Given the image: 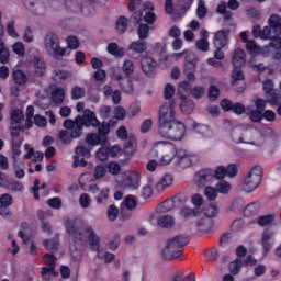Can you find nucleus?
Here are the masks:
<instances>
[{"instance_id": "nucleus-1", "label": "nucleus", "mask_w": 281, "mask_h": 281, "mask_svg": "<svg viewBox=\"0 0 281 281\" xmlns=\"http://www.w3.org/2000/svg\"><path fill=\"white\" fill-rule=\"evenodd\" d=\"M66 233L74 238L77 245H80L85 240V236H88L90 247L92 251L100 250V237L95 235V231L91 226H85L80 220H67L65 223Z\"/></svg>"}, {"instance_id": "nucleus-25", "label": "nucleus", "mask_w": 281, "mask_h": 281, "mask_svg": "<svg viewBox=\"0 0 281 281\" xmlns=\"http://www.w3.org/2000/svg\"><path fill=\"white\" fill-rule=\"evenodd\" d=\"M172 175L167 173L165 176H162L159 181L156 183V190L158 192H164L165 190H167V188H170L172 186Z\"/></svg>"}, {"instance_id": "nucleus-53", "label": "nucleus", "mask_w": 281, "mask_h": 281, "mask_svg": "<svg viewBox=\"0 0 281 281\" xmlns=\"http://www.w3.org/2000/svg\"><path fill=\"white\" fill-rule=\"evenodd\" d=\"M120 214V209H117V206H115V204H111L109 207H108V211H106V216L110 221H117V216Z\"/></svg>"}, {"instance_id": "nucleus-31", "label": "nucleus", "mask_w": 281, "mask_h": 281, "mask_svg": "<svg viewBox=\"0 0 281 281\" xmlns=\"http://www.w3.org/2000/svg\"><path fill=\"white\" fill-rule=\"evenodd\" d=\"M108 54L114 56L115 58H123L125 52L124 48L120 47L117 43H110L106 47Z\"/></svg>"}, {"instance_id": "nucleus-43", "label": "nucleus", "mask_w": 281, "mask_h": 281, "mask_svg": "<svg viewBox=\"0 0 281 281\" xmlns=\"http://www.w3.org/2000/svg\"><path fill=\"white\" fill-rule=\"evenodd\" d=\"M122 71L125 74L126 78H130L135 74V64L131 59H125L123 61Z\"/></svg>"}, {"instance_id": "nucleus-64", "label": "nucleus", "mask_w": 281, "mask_h": 281, "mask_svg": "<svg viewBox=\"0 0 281 281\" xmlns=\"http://www.w3.org/2000/svg\"><path fill=\"white\" fill-rule=\"evenodd\" d=\"M108 171L110 175L117 176L120 172H122V167L116 161H111L108 165Z\"/></svg>"}, {"instance_id": "nucleus-20", "label": "nucleus", "mask_w": 281, "mask_h": 281, "mask_svg": "<svg viewBox=\"0 0 281 281\" xmlns=\"http://www.w3.org/2000/svg\"><path fill=\"white\" fill-rule=\"evenodd\" d=\"M89 192L97 194L95 201L99 205H102L104 201L109 200V188L101 189L98 188V184L89 186Z\"/></svg>"}, {"instance_id": "nucleus-40", "label": "nucleus", "mask_w": 281, "mask_h": 281, "mask_svg": "<svg viewBox=\"0 0 281 281\" xmlns=\"http://www.w3.org/2000/svg\"><path fill=\"white\" fill-rule=\"evenodd\" d=\"M128 48L132 52H135V54H144V52L148 49V46L146 42H142V40H138L136 42H132Z\"/></svg>"}, {"instance_id": "nucleus-13", "label": "nucleus", "mask_w": 281, "mask_h": 281, "mask_svg": "<svg viewBox=\"0 0 281 281\" xmlns=\"http://www.w3.org/2000/svg\"><path fill=\"white\" fill-rule=\"evenodd\" d=\"M196 63H199V58L194 56V54L189 53L184 60L183 71L187 76V80H195L196 76Z\"/></svg>"}, {"instance_id": "nucleus-36", "label": "nucleus", "mask_w": 281, "mask_h": 281, "mask_svg": "<svg viewBox=\"0 0 281 281\" xmlns=\"http://www.w3.org/2000/svg\"><path fill=\"white\" fill-rule=\"evenodd\" d=\"M254 135H256L254 127L248 126L244 130L241 128L243 144H254Z\"/></svg>"}, {"instance_id": "nucleus-50", "label": "nucleus", "mask_w": 281, "mask_h": 281, "mask_svg": "<svg viewBox=\"0 0 281 281\" xmlns=\"http://www.w3.org/2000/svg\"><path fill=\"white\" fill-rule=\"evenodd\" d=\"M104 177H106V166L97 165L94 167L93 178L98 181Z\"/></svg>"}, {"instance_id": "nucleus-62", "label": "nucleus", "mask_w": 281, "mask_h": 281, "mask_svg": "<svg viewBox=\"0 0 281 281\" xmlns=\"http://www.w3.org/2000/svg\"><path fill=\"white\" fill-rule=\"evenodd\" d=\"M171 199L173 200L176 207L183 205V203H188V195L186 193H178Z\"/></svg>"}, {"instance_id": "nucleus-14", "label": "nucleus", "mask_w": 281, "mask_h": 281, "mask_svg": "<svg viewBox=\"0 0 281 281\" xmlns=\"http://www.w3.org/2000/svg\"><path fill=\"white\" fill-rule=\"evenodd\" d=\"M263 91L266 94V102H269V104L276 105L278 102H280V97L278 95V92L273 89V80L267 79L262 83Z\"/></svg>"}, {"instance_id": "nucleus-51", "label": "nucleus", "mask_w": 281, "mask_h": 281, "mask_svg": "<svg viewBox=\"0 0 281 281\" xmlns=\"http://www.w3.org/2000/svg\"><path fill=\"white\" fill-rule=\"evenodd\" d=\"M207 14V8L205 7V0L198 1L196 16L198 19H205Z\"/></svg>"}, {"instance_id": "nucleus-34", "label": "nucleus", "mask_w": 281, "mask_h": 281, "mask_svg": "<svg viewBox=\"0 0 281 281\" xmlns=\"http://www.w3.org/2000/svg\"><path fill=\"white\" fill-rule=\"evenodd\" d=\"M241 67H234L232 71V87H235L238 85V82H243L245 80V75L243 74Z\"/></svg>"}, {"instance_id": "nucleus-58", "label": "nucleus", "mask_w": 281, "mask_h": 281, "mask_svg": "<svg viewBox=\"0 0 281 281\" xmlns=\"http://www.w3.org/2000/svg\"><path fill=\"white\" fill-rule=\"evenodd\" d=\"M204 214L207 216V218H214V216H218V206L210 204L204 209Z\"/></svg>"}, {"instance_id": "nucleus-21", "label": "nucleus", "mask_w": 281, "mask_h": 281, "mask_svg": "<svg viewBox=\"0 0 281 281\" xmlns=\"http://www.w3.org/2000/svg\"><path fill=\"white\" fill-rule=\"evenodd\" d=\"M85 124L83 126H92L93 128H98L100 126V121L98 120V115L95 112L87 109L83 111V116H81Z\"/></svg>"}, {"instance_id": "nucleus-6", "label": "nucleus", "mask_w": 281, "mask_h": 281, "mask_svg": "<svg viewBox=\"0 0 281 281\" xmlns=\"http://www.w3.org/2000/svg\"><path fill=\"white\" fill-rule=\"evenodd\" d=\"M176 122H179V120H177L175 102L169 101L162 104L158 111V131L166 128V126H169L170 124H176Z\"/></svg>"}, {"instance_id": "nucleus-15", "label": "nucleus", "mask_w": 281, "mask_h": 281, "mask_svg": "<svg viewBox=\"0 0 281 281\" xmlns=\"http://www.w3.org/2000/svg\"><path fill=\"white\" fill-rule=\"evenodd\" d=\"M194 181L198 188H203V186H207V183H212V181H214V170L212 169L200 170L195 175Z\"/></svg>"}, {"instance_id": "nucleus-39", "label": "nucleus", "mask_w": 281, "mask_h": 281, "mask_svg": "<svg viewBox=\"0 0 281 281\" xmlns=\"http://www.w3.org/2000/svg\"><path fill=\"white\" fill-rule=\"evenodd\" d=\"M10 61V49L5 47V43L0 38V63L8 65Z\"/></svg>"}, {"instance_id": "nucleus-23", "label": "nucleus", "mask_w": 281, "mask_h": 281, "mask_svg": "<svg viewBox=\"0 0 281 281\" xmlns=\"http://www.w3.org/2000/svg\"><path fill=\"white\" fill-rule=\"evenodd\" d=\"M24 148L25 150H27V153L24 155V159H32V157H34L33 160L29 162V166H32V164H36L38 161H43V157H44L43 153L41 151L34 153V148L30 147V144H25Z\"/></svg>"}, {"instance_id": "nucleus-57", "label": "nucleus", "mask_w": 281, "mask_h": 281, "mask_svg": "<svg viewBox=\"0 0 281 281\" xmlns=\"http://www.w3.org/2000/svg\"><path fill=\"white\" fill-rule=\"evenodd\" d=\"M192 98L195 100H201L203 95H205V87L203 86H195L193 89H191Z\"/></svg>"}, {"instance_id": "nucleus-16", "label": "nucleus", "mask_w": 281, "mask_h": 281, "mask_svg": "<svg viewBox=\"0 0 281 281\" xmlns=\"http://www.w3.org/2000/svg\"><path fill=\"white\" fill-rule=\"evenodd\" d=\"M30 54H33L31 58L32 65L35 67V76H45V61L41 59V53L36 48H31Z\"/></svg>"}, {"instance_id": "nucleus-27", "label": "nucleus", "mask_w": 281, "mask_h": 281, "mask_svg": "<svg viewBox=\"0 0 281 281\" xmlns=\"http://www.w3.org/2000/svg\"><path fill=\"white\" fill-rule=\"evenodd\" d=\"M247 59L245 58V50L237 48L233 54V66L234 67H245Z\"/></svg>"}, {"instance_id": "nucleus-41", "label": "nucleus", "mask_w": 281, "mask_h": 281, "mask_svg": "<svg viewBox=\"0 0 281 281\" xmlns=\"http://www.w3.org/2000/svg\"><path fill=\"white\" fill-rule=\"evenodd\" d=\"M268 23L271 29L278 34L279 36L281 35V19L280 15H271L270 19L268 20Z\"/></svg>"}, {"instance_id": "nucleus-5", "label": "nucleus", "mask_w": 281, "mask_h": 281, "mask_svg": "<svg viewBox=\"0 0 281 281\" xmlns=\"http://www.w3.org/2000/svg\"><path fill=\"white\" fill-rule=\"evenodd\" d=\"M188 243V237L180 235L170 239L167 246L162 249V257L165 260H175L183 254V247Z\"/></svg>"}, {"instance_id": "nucleus-24", "label": "nucleus", "mask_w": 281, "mask_h": 281, "mask_svg": "<svg viewBox=\"0 0 281 281\" xmlns=\"http://www.w3.org/2000/svg\"><path fill=\"white\" fill-rule=\"evenodd\" d=\"M86 144L89 146H104L106 142L104 140V137L99 133H89L86 136Z\"/></svg>"}, {"instance_id": "nucleus-30", "label": "nucleus", "mask_w": 281, "mask_h": 281, "mask_svg": "<svg viewBox=\"0 0 281 281\" xmlns=\"http://www.w3.org/2000/svg\"><path fill=\"white\" fill-rule=\"evenodd\" d=\"M68 78H71V72L67 71L65 69H55L53 71V80L55 82H65V80H67Z\"/></svg>"}, {"instance_id": "nucleus-47", "label": "nucleus", "mask_w": 281, "mask_h": 281, "mask_svg": "<svg viewBox=\"0 0 281 281\" xmlns=\"http://www.w3.org/2000/svg\"><path fill=\"white\" fill-rule=\"evenodd\" d=\"M178 93L181 95H190L192 93V86L188 81H183L178 87Z\"/></svg>"}, {"instance_id": "nucleus-11", "label": "nucleus", "mask_w": 281, "mask_h": 281, "mask_svg": "<svg viewBox=\"0 0 281 281\" xmlns=\"http://www.w3.org/2000/svg\"><path fill=\"white\" fill-rule=\"evenodd\" d=\"M25 120V115H23V111L16 109L11 111V121H10V135H21L25 131V127L21 125V123Z\"/></svg>"}, {"instance_id": "nucleus-3", "label": "nucleus", "mask_w": 281, "mask_h": 281, "mask_svg": "<svg viewBox=\"0 0 281 281\" xmlns=\"http://www.w3.org/2000/svg\"><path fill=\"white\" fill-rule=\"evenodd\" d=\"M267 104H269V101L262 100L260 98L255 100L256 110H250L247 112L250 122L258 124L262 122V120H266L267 122L276 121V112L272 110L265 111V109H267Z\"/></svg>"}, {"instance_id": "nucleus-56", "label": "nucleus", "mask_w": 281, "mask_h": 281, "mask_svg": "<svg viewBox=\"0 0 281 281\" xmlns=\"http://www.w3.org/2000/svg\"><path fill=\"white\" fill-rule=\"evenodd\" d=\"M246 49L249 52V54L256 56V54H259L260 52V46L256 44V41L250 40L246 43Z\"/></svg>"}, {"instance_id": "nucleus-7", "label": "nucleus", "mask_w": 281, "mask_h": 281, "mask_svg": "<svg viewBox=\"0 0 281 281\" xmlns=\"http://www.w3.org/2000/svg\"><path fill=\"white\" fill-rule=\"evenodd\" d=\"M158 134L165 139L179 142L186 136V125L181 121H176L175 124H170L161 130H158Z\"/></svg>"}, {"instance_id": "nucleus-26", "label": "nucleus", "mask_w": 281, "mask_h": 281, "mask_svg": "<svg viewBox=\"0 0 281 281\" xmlns=\"http://www.w3.org/2000/svg\"><path fill=\"white\" fill-rule=\"evenodd\" d=\"M195 229L196 232H201L202 234H207V232L212 231V220L209 217L200 218L195 223Z\"/></svg>"}, {"instance_id": "nucleus-4", "label": "nucleus", "mask_w": 281, "mask_h": 281, "mask_svg": "<svg viewBox=\"0 0 281 281\" xmlns=\"http://www.w3.org/2000/svg\"><path fill=\"white\" fill-rule=\"evenodd\" d=\"M44 49L53 58L69 56V48L60 47V37L56 33H47L44 37Z\"/></svg>"}, {"instance_id": "nucleus-10", "label": "nucleus", "mask_w": 281, "mask_h": 281, "mask_svg": "<svg viewBox=\"0 0 281 281\" xmlns=\"http://www.w3.org/2000/svg\"><path fill=\"white\" fill-rule=\"evenodd\" d=\"M44 265L46 267L42 268L43 280H52V278L58 276V272H56V256L54 254L47 252L44 255Z\"/></svg>"}, {"instance_id": "nucleus-9", "label": "nucleus", "mask_w": 281, "mask_h": 281, "mask_svg": "<svg viewBox=\"0 0 281 281\" xmlns=\"http://www.w3.org/2000/svg\"><path fill=\"white\" fill-rule=\"evenodd\" d=\"M155 146L160 153L159 164L160 166H168L172 164L175 157L177 158V147L168 142H158L155 143Z\"/></svg>"}, {"instance_id": "nucleus-42", "label": "nucleus", "mask_w": 281, "mask_h": 281, "mask_svg": "<svg viewBox=\"0 0 281 281\" xmlns=\"http://www.w3.org/2000/svg\"><path fill=\"white\" fill-rule=\"evenodd\" d=\"M67 47H63V49H68V56H70L74 49H78L80 47V41L76 36H68L66 40Z\"/></svg>"}, {"instance_id": "nucleus-38", "label": "nucleus", "mask_w": 281, "mask_h": 281, "mask_svg": "<svg viewBox=\"0 0 281 281\" xmlns=\"http://www.w3.org/2000/svg\"><path fill=\"white\" fill-rule=\"evenodd\" d=\"M12 79L15 85H19L20 87L27 83V75L23 72V70H14L12 72Z\"/></svg>"}, {"instance_id": "nucleus-28", "label": "nucleus", "mask_w": 281, "mask_h": 281, "mask_svg": "<svg viewBox=\"0 0 281 281\" xmlns=\"http://www.w3.org/2000/svg\"><path fill=\"white\" fill-rule=\"evenodd\" d=\"M139 173L137 171H128L127 172V179L123 181V186L126 188H135L137 183H139Z\"/></svg>"}, {"instance_id": "nucleus-61", "label": "nucleus", "mask_w": 281, "mask_h": 281, "mask_svg": "<svg viewBox=\"0 0 281 281\" xmlns=\"http://www.w3.org/2000/svg\"><path fill=\"white\" fill-rule=\"evenodd\" d=\"M44 247L48 251H56V249H58V238H53V239L44 240Z\"/></svg>"}, {"instance_id": "nucleus-32", "label": "nucleus", "mask_w": 281, "mask_h": 281, "mask_svg": "<svg viewBox=\"0 0 281 281\" xmlns=\"http://www.w3.org/2000/svg\"><path fill=\"white\" fill-rule=\"evenodd\" d=\"M157 223L159 227L170 229V227H175V217L171 215H162L158 217Z\"/></svg>"}, {"instance_id": "nucleus-19", "label": "nucleus", "mask_w": 281, "mask_h": 281, "mask_svg": "<svg viewBox=\"0 0 281 281\" xmlns=\"http://www.w3.org/2000/svg\"><path fill=\"white\" fill-rule=\"evenodd\" d=\"M12 139V157H13V166H16V161L19 157H21V145L23 144V137L20 135H11Z\"/></svg>"}, {"instance_id": "nucleus-45", "label": "nucleus", "mask_w": 281, "mask_h": 281, "mask_svg": "<svg viewBox=\"0 0 281 281\" xmlns=\"http://www.w3.org/2000/svg\"><path fill=\"white\" fill-rule=\"evenodd\" d=\"M122 207H125V210H135L137 207V200L135 196L128 195L123 200Z\"/></svg>"}, {"instance_id": "nucleus-52", "label": "nucleus", "mask_w": 281, "mask_h": 281, "mask_svg": "<svg viewBox=\"0 0 281 281\" xmlns=\"http://www.w3.org/2000/svg\"><path fill=\"white\" fill-rule=\"evenodd\" d=\"M273 221H276V216L263 215V216L258 217L257 225H259L260 227H267V225H271V223H273Z\"/></svg>"}, {"instance_id": "nucleus-60", "label": "nucleus", "mask_w": 281, "mask_h": 281, "mask_svg": "<svg viewBox=\"0 0 281 281\" xmlns=\"http://www.w3.org/2000/svg\"><path fill=\"white\" fill-rule=\"evenodd\" d=\"M204 195L209 199V201H215L218 196V191L213 187H205Z\"/></svg>"}, {"instance_id": "nucleus-2", "label": "nucleus", "mask_w": 281, "mask_h": 281, "mask_svg": "<svg viewBox=\"0 0 281 281\" xmlns=\"http://www.w3.org/2000/svg\"><path fill=\"white\" fill-rule=\"evenodd\" d=\"M85 127V119L78 115L75 120L67 119L64 122V128L59 131L58 138L64 144H71L74 139H79L82 137V128Z\"/></svg>"}, {"instance_id": "nucleus-12", "label": "nucleus", "mask_w": 281, "mask_h": 281, "mask_svg": "<svg viewBox=\"0 0 281 281\" xmlns=\"http://www.w3.org/2000/svg\"><path fill=\"white\" fill-rule=\"evenodd\" d=\"M196 161H199L196 156L189 154L186 149H178L176 156V165L179 168H190V166H194Z\"/></svg>"}, {"instance_id": "nucleus-55", "label": "nucleus", "mask_w": 281, "mask_h": 281, "mask_svg": "<svg viewBox=\"0 0 281 281\" xmlns=\"http://www.w3.org/2000/svg\"><path fill=\"white\" fill-rule=\"evenodd\" d=\"M233 113H236V115H243V113L246 112L249 113V111H251L250 106L245 108V105L243 103H233V109H232Z\"/></svg>"}, {"instance_id": "nucleus-8", "label": "nucleus", "mask_w": 281, "mask_h": 281, "mask_svg": "<svg viewBox=\"0 0 281 281\" xmlns=\"http://www.w3.org/2000/svg\"><path fill=\"white\" fill-rule=\"evenodd\" d=\"M262 181V167L255 166L243 181L244 192H254Z\"/></svg>"}, {"instance_id": "nucleus-29", "label": "nucleus", "mask_w": 281, "mask_h": 281, "mask_svg": "<svg viewBox=\"0 0 281 281\" xmlns=\"http://www.w3.org/2000/svg\"><path fill=\"white\" fill-rule=\"evenodd\" d=\"M201 211H199V209H192L189 206H183L180 210L179 216L181 218H196V216H200Z\"/></svg>"}, {"instance_id": "nucleus-18", "label": "nucleus", "mask_w": 281, "mask_h": 281, "mask_svg": "<svg viewBox=\"0 0 281 281\" xmlns=\"http://www.w3.org/2000/svg\"><path fill=\"white\" fill-rule=\"evenodd\" d=\"M213 45L216 49H223V47H227L229 45V36L226 31H217L214 34Z\"/></svg>"}, {"instance_id": "nucleus-33", "label": "nucleus", "mask_w": 281, "mask_h": 281, "mask_svg": "<svg viewBox=\"0 0 281 281\" xmlns=\"http://www.w3.org/2000/svg\"><path fill=\"white\" fill-rule=\"evenodd\" d=\"M128 27V19L124 15L117 18L115 22L116 34H124Z\"/></svg>"}, {"instance_id": "nucleus-17", "label": "nucleus", "mask_w": 281, "mask_h": 281, "mask_svg": "<svg viewBox=\"0 0 281 281\" xmlns=\"http://www.w3.org/2000/svg\"><path fill=\"white\" fill-rule=\"evenodd\" d=\"M140 68L146 76H155V69L157 68V61L150 56H145L140 60Z\"/></svg>"}, {"instance_id": "nucleus-37", "label": "nucleus", "mask_w": 281, "mask_h": 281, "mask_svg": "<svg viewBox=\"0 0 281 281\" xmlns=\"http://www.w3.org/2000/svg\"><path fill=\"white\" fill-rule=\"evenodd\" d=\"M52 100L55 104H63L65 102V89L55 88L52 92Z\"/></svg>"}, {"instance_id": "nucleus-63", "label": "nucleus", "mask_w": 281, "mask_h": 281, "mask_svg": "<svg viewBox=\"0 0 281 281\" xmlns=\"http://www.w3.org/2000/svg\"><path fill=\"white\" fill-rule=\"evenodd\" d=\"M220 93H221V90L218 89V87L213 85L209 88L207 98L209 100L214 102V100H218Z\"/></svg>"}, {"instance_id": "nucleus-22", "label": "nucleus", "mask_w": 281, "mask_h": 281, "mask_svg": "<svg viewBox=\"0 0 281 281\" xmlns=\"http://www.w3.org/2000/svg\"><path fill=\"white\" fill-rule=\"evenodd\" d=\"M273 236H276V233L266 231L262 233L261 236V245L263 247L265 254H269V250L273 247Z\"/></svg>"}, {"instance_id": "nucleus-35", "label": "nucleus", "mask_w": 281, "mask_h": 281, "mask_svg": "<svg viewBox=\"0 0 281 281\" xmlns=\"http://www.w3.org/2000/svg\"><path fill=\"white\" fill-rule=\"evenodd\" d=\"M181 104L180 109L182 113H186L187 115H190L192 113V110L194 109V101L188 100L187 95H181Z\"/></svg>"}, {"instance_id": "nucleus-46", "label": "nucleus", "mask_w": 281, "mask_h": 281, "mask_svg": "<svg viewBox=\"0 0 281 281\" xmlns=\"http://www.w3.org/2000/svg\"><path fill=\"white\" fill-rule=\"evenodd\" d=\"M259 206L258 203H250L244 210V216L247 218H251V216H256L258 213Z\"/></svg>"}, {"instance_id": "nucleus-48", "label": "nucleus", "mask_w": 281, "mask_h": 281, "mask_svg": "<svg viewBox=\"0 0 281 281\" xmlns=\"http://www.w3.org/2000/svg\"><path fill=\"white\" fill-rule=\"evenodd\" d=\"M150 26H148V24H139L137 30L139 41H146V38H148Z\"/></svg>"}, {"instance_id": "nucleus-44", "label": "nucleus", "mask_w": 281, "mask_h": 281, "mask_svg": "<svg viewBox=\"0 0 281 281\" xmlns=\"http://www.w3.org/2000/svg\"><path fill=\"white\" fill-rule=\"evenodd\" d=\"M70 95L71 100H81V98H85V95H87V90L80 86H75L71 89Z\"/></svg>"}, {"instance_id": "nucleus-49", "label": "nucleus", "mask_w": 281, "mask_h": 281, "mask_svg": "<svg viewBox=\"0 0 281 281\" xmlns=\"http://www.w3.org/2000/svg\"><path fill=\"white\" fill-rule=\"evenodd\" d=\"M241 268H243V261L240 259H236L235 261H232L228 266L229 272L233 276H238V273H240Z\"/></svg>"}, {"instance_id": "nucleus-59", "label": "nucleus", "mask_w": 281, "mask_h": 281, "mask_svg": "<svg viewBox=\"0 0 281 281\" xmlns=\"http://www.w3.org/2000/svg\"><path fill=\"white\" fill-rule=\"evenodd\" d=\"M217 192H220V194H227V192H229L232 190V186L228 184L227 181L225 180H221L217 184Z\"/></svg>"}, {"instance_id": "nucleus-54", "label": "nucleus", "mask_w": 281, "mask_h": 281, "mask_svg": "<svg viewBox=\"0 0 281 281\" xmlns=\"http://www.w3.org/2000/svg\"><path fill=\"white\" fill-rule=\"evenodd\" d=\"M95 155H97V159H99V161H106V159H109V157H111L109 147L99 148L97 150Z\"/></svg>"}]
</instances>
